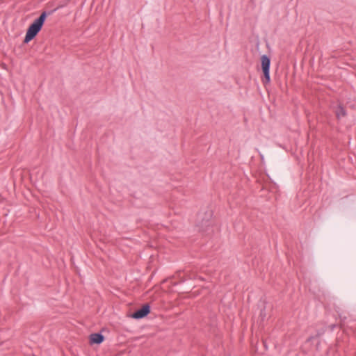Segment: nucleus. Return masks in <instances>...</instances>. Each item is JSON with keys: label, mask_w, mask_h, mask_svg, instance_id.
Here are the masks:
<instances>
[{"label": "nucleus", "mask_w": 356, "mask_h": 356, "mask_svg": "<svg viewBox=\"0 0 356 356\" xmlns=\"http://www.w3.org/2000/svg\"><path fill=\"white\" fill-rule=\"evenodd\" d=\"M47 12H42L39 17L33 21L32 24L29 26L24 40V43L27 44L31 40H32L35 37L38 35V33L41 31L42 26L45 22L47 18Z\"/></svg>", "instance_id": "nucleus-1"}, {"label": "nucleus", "mask_w": 356, "mask_h": 356, "mask_svg": "<svg viewBox=\"0 0 356 356\" xmlns=\"http://www.w3.org/2000/svg\"><path fill=\"white\" fill-rule=\"evenodd\" d=\"M261 69L264 73V79L263 83L264 84L268 83L270 81V58L267 55H263L261 57Z\"/></svg>", "instance_id": "nucleus-2"}, {"label": "nucleus", "mask_w": 356, "mask_h": 356, "mask_svg": "<svg viewBox=\"0 0 356 356\" xmlns=\"http://www.w3.org/2000/svg\"><path fill=\"white\" fill-rule=\"evenodd\" d=\"M150 312V306L148 303L145 304L141 308L137 309L131 314V317L135 319H141L147 316Z\"/></svg>", "instance_id": "nucleus-3"}, {"label": "nucleus", "mask_w": 356, "mask_h": 356, "mask_svg": "<svg viewBox=\"0 0 356 356\" xmlns=\"http://www.w3.org/2000/svg\"><path fill=\"white\" fill-rule=\"evenodd\" d=\"M332 109L338 120H340L342 118L346 117L347 115L345 107L341 104L333 106Z\"/></svg>", "instance_id": "nucleus-4"}, {"label": "nucleus", "mask_w": 356, "mask_h": 356, "mask_svg": "<svg viewBox=\"0 0 356 356\" xmlns=\"http://www.w3.org/2000/svg\"><path fill=\"white\" fill-rule=\"evenodd\" d=\"M104 340V337L99 332L92 333L89 336L90 344H100Z\"/></svg>", "instance_id": "nucleus-5"}, {"label": "nucleus", "mask_w": 356, "mask_h": 356, "mask_svg": "<svg viewBox=\"0 0 356 356\" xmlns=\"http://www.w3.org/2000/svg\"><path fill=\"white\" fill-rule=\"evenodd\" d=\"M212 222L209 220H202L199 224L197 227H199V231L202 232H207L211 228Z\"/></svg>", "instance_id": "nucleus-6"}, {"label": "nucleus", "mask_w": 356, "mask_h": 356, "mask_svg": "<svg viewBox=\"0 0 356 356\" xmlns=\"http://www.w3.org/2000/svg\"><path fill=\"white\" fill-rule=\"evenodd\" d=\"M334 327H335V325H331V330H334Z\"/></svg>", "instance_id": "nucleus-7"}, {"label": "nucleus", "mask_w": 356, "mask_h": 356, "mask_svg": "<svg viewBox=\"0 0 356 356\" xmlns=\"http://www.w3.org/2000/svg\"><path fill=\"white\" fill-rule=\"evenodd\" d=\"M56 10H51V12L49 13V14H51L53 13L54 11H55Z\"/></svg>", "instance_id": "nucleus-8"}]
</instances>
